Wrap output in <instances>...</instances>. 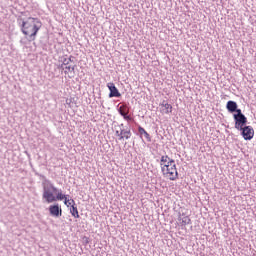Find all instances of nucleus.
Wrapping results in <instances>:
<instances>
[{
  "mask_svg": "<svg viewBox=\"0 0 256 256\" xmlns=\"http://www.w3.org/2000/svg\"><path fill=\"white\" fill-rule=\"evenodd\" d=\"M39 29H41V21L37 18L29 17L22 22L21 30L24 35L28 36V41H35Z\"/></svg>",
  "mask_w": 256,
  "mask_h": 256,
  "instance_id": "1",
  "label": "nucleus"
},
{
  "mask_svg": "<svg viewBox=\"0 0 256 256\" xmlns=\"http://www.w3.org/2000/svg\"><path fill=\"white\" fill-rule=\"evenodd\" d=\"M43 178L42 181V187H43V194L42 199H45L46 203H51V199H53V196L55 193L59 192V189L53 185L49 179H47L45 176H41Z\"/></svg>",
  "mask_w": 256,
  "mask_h": 256,
  "instance_id": "2",
  "label": "nucleus"
},
{
  "mask_svg": "<svg viewBox=\"0 0 256 256\" xmlns=\"http://www.w3.org/2000/svg\"><path fill=\"white\" fill-rule=\"evenodd\" d=\"M166 173L170 177V181H175L179 178V172H177V166L175 165V160H169L167 164H164V166L161 167L162 173Z\"/></svg>",
  "mask_w": 256,
  "mask_h": 256,
  "instance_id": "3",
  "label": "nucleus"
},
{
  "mask_svg": "<svg viewBox=\"0 0 256 256\" xmlns=\"http://www.w3.org/2000/svg\"><path fill=\"white\" fill-rule=\"evenodd\" d=\"M238 131H241V135L245 141H251L253 137L255 136V130L252 126H244L242 129H239Z\"/></svg>",
  "mask_w": 256,
  "mask_h": 256,
  "instance_id": "4",
  "label": "nucleus"
},
{
  "mask_svg": "<svg viewBox=\"0 0 256 256\" xmlns=\"http://www.w3.org/2000/svg\"><path fill=\"white\" fill-rule=\"evenodd\" d=\"M233 119L235 123V129H237V131L247 126V118L245 116H235L233 117Z\"/></svg>",
  "mask_w": 256,
  "mask_h": 256,
  "instance_id": "5",
  "label": "nucleus"
},
{
  "mask_svg": "<svg viewBox=\"0 0 256 256\" xmlns=\"http://www.w3.org/2000/svg\"><path fill=\"white\" fill-rule=\"evenodd\" d=\"M118 113L125 119V121H133V118L129 116V108H127V104H123L118 108Z\"/></svg>",
  "mask_w": 256,
  "mask_h": 256,
  "instance_id": "6",
  "label": "nucleus"
},
{
  "mask_svg": "<svg viewBox=\"0 0 256 256\" xmlns=\"http://www.w3.org/2000/svg\"><path fill=\"white\" fill-rule=\"evenodd\" d=\"M49 213L52 217H61L63 215V209H61L59 204L50 205Z\"/></svg>",
  "mask_w": 256,
  "mask_h": 256,
  "instance_id": "7",
  "label": "nucleus"
},
{
  "mask_svg": "<svg viewBox=\"0 0 256 256\" xmlns=\"http://www.w3.org/2000/svg\"><path fill=\"white\" fill-rule=\"evenodd\" d=\"M107 87L110 91V93H109L110 99L113 97H121V92H119V89H117V86H115V83L109 82L107 84Z\"/></svg>",
  "mask_w": 256,
  "mask_h": 256,
  "instance_id": "8",
  "label": "nucleus"
},
{
  "mask_svg": "<svg viewBox=\"0 0 256 256\" xmlns=\"http://www.w3.org/2000/svg\"><path fill=\"white\" fill-rule=\"evenodd\" d=\"M56 196L55 194L53 195V198H51L50 203H55V201H65V199H67V196L65 194H63V192L61 190H58V192H56Z\"/></svg>",
  "mask_w": 256,
  "mask_h": 256,
  "instance_id": "9",
  "label": "nucleus"
},
{
  "mask_svg": "<svg viewBox=\"0 0 256 256\" xmlns=\"http://www.w3.org/2000/svg\"><path fill=\"white\" fill-rule=\"evenodd\" d=\"M238 105L237 102L233 100H229L226 104V109L228 113H235V110L237 109Z\"/></svg>",
  "mask_w": 256,
  "mask_h": 256,
  "instance_id": "10",
  "label": "nucleus"
},
{
  "mask_svg": "<svg viewBox=\"0 0 256 256\" xmlns=\"http://www.w3.org/2000/svg\"><path fill=\"white\" fill-rule=\"evenodd\" d=\"M73 205L70 207V213L72 217L75 219H79V210L77 209V204L75 203V200H72Z\"/></svg>",
  "mask_w": 256,
  "mask_h": 256,
  "instance_id": "11",
  "label": "nucleus"
},
{
  "mask_svg": "<svg viewBox=\"0 0 256 256\" xmlns=\"http://www.w3.org/2000/svg\"><path fill=\"white\" fill-rule=\"evenodd\" d=\"M138 133L140 135V137H145L146 141L148 143H151V135H149L146 131H145V128L141 127V126H138Z\"/></svg>",
  "mask_w": 256,
  "mask_h": 256,
  "instance_id": "12",
  "label": "nucleus"
},
{
  "mask_svg": "<svg viewBox=\"0 0 256 256\" xmlns=\"http://www.w3.org/2000/svg\"><path fill=\"white\" fill-rule=\"evenodd\" d=\"M160 111L165 115H169V113L173 112V106H171V104H165L163 108H160Z\"/></svg>",
  "mask_w": 256,
  "mask_h": 256,
  "instance_id": "13",
  "label": "nucleus"
},
{
  "mask_svg": "<svg viewBox=\"0 0 256 256\" xmlns=\"http://www.w3.org/2000/svg\"><path fill=\"white\" fill-rule=\"evenodd\" d=\"M179 221L182 227H185V225H191V218L189 216H183L182 218H179Z\"/></svg>",
  "mask_w": 256,
  "mask_h": 256,
  "instance_id": "14",
  "label": "nucleus"
},
{
  "mask_svg": "<svg viewBox=\"0 0 256 256\" xmlns=\"http://www.w3.org/2000/svg\"><path fill=\"white\" fill-rule=\"evenodd\" d=\"M131 129H125V128H122V140L123 139H131Z\"/></svg>",
  "mask_w": 256,
  "mask_h": 256,
  "instance_id": "15",
  "label": "nucleus"
},
{
  "mask_svg": "<svg viewBox=\"0 0 256 256\" xmlns=\"http://www.w3.org/2000/svg\"><path fill=\"white\" fill-rule=\"evenodd\" d=\"M169 160H171V158H169V156H162L160 159V165L161 167H164V165H167L169 163Z\"/></svg>",
  "mask_w": 256,
  "mask_h": 256,
  "instance_id": "16",
  "label": "nucleus"
},
{
  "mask_svg": "<svg viewBox=\"0 0 256 256\" xmlns=\"http://www.w3.org/2000/svg\"><path fill=\"white\" fill-rule=\"evenodd\" d=\"M77 67V65H74V66H65V71H64V73H65V75H67V73H73V71H75V68Z\"/></svg>",
  "mask_w": 256,
  "mask_h": 256,
  "instance_id": "17",
  "label": "nucleus"
},
{
  "mask_svg": "<svg viewBox=\"0 0 256 256\" xmlns=\"http://www.w3.org/2000/svg\"><path fill=\"white\" fill-rule=\"evenodd\" d=\"M243 116H245V114H243L241 109H238V107H236L233 117H243Z\"/></svg>",
  "mask_w": 256,
  "mask_h": 256,
  "instance_id": "18",
  "label": "nucleus"
},
{
  "mask_svg": "<svg viewBox=\"0 0 256 256\" xmlns=\"http://www.w3.org/2000/svg\"><path fill=\"white\" fill-rule=\"evenodd\" d=\"M115 135L116 137H119V141H123V134H122V128H120V131L119 130H116L115 131Z\"/></svg>",
  "mask_w": 256,
  "mask_h": 256,
  "instance_id": "19",
  "label": "nucleus"
},
{
  "mask_svg": "<svg viewBox=\"0 0 256 256\" xmlns=\"http://www.w3.org/2000/svg\"><path fill=\"white\" fill-rule=\"evenodd\" d=\"M73 199H67V198H65V200H64V205H67L68 207H71L72 205H73Z\"/></svg>",
  "mask_w": 256,
  "mask_h": 256,
  "instance_id": "20",
  "label": "nucleus"
},
{
  "mask_svg": "<svg viewBox=\"0 0 256 256\" xmlns=\"http://www.w3.org/2000/svg\"><path fill=\"white\" fill-rule=\"evenodd\" d=\"M70 63H71V59L63 58V60H62V65H64L65 67H67V65H69Z\"/></svg>",
  "mask_w": 256,
  "mask_h": 256,
  "instance_id": "21",
  "label": "nucleus"
},
{
  "mask_svg": "<svg viewBox=\"0 0 256 256\" xmlns=\"http://www.w3.org/2000/svg\"><path fill=\"white\" fill-rule=\"evenodd\" d=\"M165 105H169V103H167V101L163 100L162 103L160 104V109L164 108Z\"/></svg>",
  "mask_w": 256,
  "mask_h": 256,
  "instance_id": "22",
  "label": "nucleus"
},
{
  "mask_svg": "<svg viewBox=\"0 0 256 256\" xmlns=\"http://www.w3.org/2000/svg\"><path fill=\"white\" fill-rule=\"evenodd\" d=\"M68 59H70V63H73V59H75V57L70 56Z\"/></svg>",
  "mask_w": 256,
  "mask_h": 256,
  "instance_id": "23",
  "label": "nucleus"
},
{
  "mask_svg": "<svg viewBox=\"0 0 256 256\" xmlns=\"http://www.w3.org/2000/svg\"><path fill=\"white\" fill-rule=\"evenodd\" d=\"M60 69H65V65L61 64Z\"/></svg>",
  "mask_w": 256,
  "mask_h": 256,
  "instance_id": "24",
  "label": "nucleus"
},
{
  "mask_svg": "<svg viewBox=\"0 0 256 256\" xmlns=\"http://www.w3.org/2000/svg\"><path fill=\"white\" fill-rule=\"evenodd\" d=\"M86 239V243H89V238H85Z\"/></svg>",
  "mask_w": 256,
  "mask_h": 256,
  "instance_id": "25",
  "label": "nucleus"
},
{
  "mask_svg": "<svg viewBox=\"0 0 256 256\" xmlns=\"http://www.w3.org/2000/svg\"><path fill=\"white\" fill-rule=\"evenodd\" d=\"M120 127H124V125H123V124H120Z\"/></svg>",
  "mask_w": 256,
  "mask_h": 256,
  "instance_id": "26",
  "label": "nucleus"
}]
</instances>
